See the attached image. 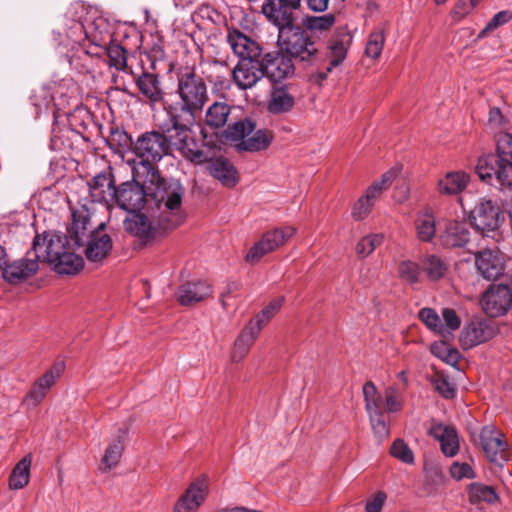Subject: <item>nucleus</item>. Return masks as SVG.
<instances>
[{
  "label": "nucleus",
  "instance_id": "nucleus-9",
  "mask_svg": "<svg viewBox=\"0 0 512 512\" xmlns=\"http://www.w3.org/2000/svg\"><path fill=\"white\" fill-rule=\"evenodd\" d=\"M301 6L289 0H264L261 12L279 33L297 25Z\"/></svg>",
  "mask_w": 512,
  "mask_h": 512
},
{
  "label": "nucleus",
  "instance_id": "nucleus-56",
  "mask_svg": "<svg viewBox=\"0 0 512 512\" xmlns=\"http://www.w3.org/2000/svg\"><path fill=\"white\" fill-rule=\"evenodd\" d=\"M487 125L495 132H504L509 129V121L498 107L490 109Z\"/></svg>",
  "mask_w": 512,
  "mask_h": 512
},
{
  "label": "nucleus",
  "instance_id": "nucleus-52",
  "mask_svg": "<svg viewBox=\"0 0 512 512\" xmlns=\"http://www.w3.org/2000/svg\"><path fill=\"white\" fill-rule=\"evenodd\" d=\"M385 42V36L382 30H375L369 35L368 42L366 44L365 53L368 57L377 59L380 57L383 45Z\"/></svg>",
  "mask_w": 512,
  "mask_h": 512
},
{
  "label": "nucleus",
  "instance_id": "nucleus-58",
  "mask_svg": "<svg viewBox=\"0 0 512 512\" xmlns=\"http://www.w3.org/2000/svg\"><path fill=\"white\" fill-rule=\"evenodd\" d=\"M512 20V11L511 10H503L496 13L492 19L487 23L485 28L480 32L479 36H483L488 32H491L498 27L508 23Z\"/></svg>",
  "mask_w": 512,
  "mask_h": 512
},
{
  "label": "nucleus",
  "instance_id": "nucleus-50",
  "mask_svg": "<svg viewBox=\"0 0 512 512\" xmlns=\"http://www.w3.org/2000/svg\"><path fill=\"white\" fill-rule=\"evenodd\" d=\"M483 157H498L501 163L512 162V134H504L497 141V149L495 154H487Z\"/></svg>",
  "mask_w": 512,
  "mask_h": 512
},
{
  "label": "nucleus",
  "instance_id": "nucleus-21",
  "mask_svg": "<svg viewBox=\"0 0 512 512\" xmlns=\"http://www.w3.org/2000/svg\"><path fill=\"white\" fill-rule=\"evenodd\" d=\"M495 335L494 327L483 320H472L461 332L460 342L464 349H469L488 341Z\"/></svg>",
  "mask_w": 512,
  "mask_h": 512
},
{
  "label": "nucleus",
  "instance_id": "nucleus-61",
  "mask_svg": "<svg viewBox=\"0 0 512 512\" xmlns=\"http://www.w3.org/2000/svg\"><path fill=\"white\" fill-rule=\"evenodd\" d=\"M386 411L395 413L401 410V400L397 395L396 389L389 387L385 390Z\"/></svg>",
  "mask_w": 512,
  "mask_h": 512
},
{
  "label": "nucleus",
  "instance_id": "nucleus-63",
  "mask_svg": "<svg viewBox=\"0 0 512 512\" xmlns=\"http://www.w3.org/2000/svg\"><path fill=\"white\" fill-rule=\"evenodd\" d=\"M469 4V0H458L451 11V16L457 21L463 19L473 10L472 7H469Z\"/></svg>",
  "mask_w": 512,
  "mask_h": 512
},
{
  "label": "nucleus",
  "instance_id": "nucleus-48",
  "mask_svg": "<svg viewBox=\"0 0 512 512\" xmlns=\"http://www.w3.org/2000/svg\"><path fill=\"white\" fill-rule=\"evenodd\" d=\"M417 236L421 241L429 242L435 235V220L432 214L425 213L416 220Z\"/></svg>",
  "mask_w": 512,
  "mask_h": 512
},
{
  "label": "nucleus",
  "instance_id": "nucleus-28",
  "mask_svg": "<svg viewBox=\"0 0 512 512\" xmlns=\"http://www.w3.org/2000/svg\"><path fill=\"white\" fill-rule=\"evenodd\" d=\"M352 43V35L345 27L338 28L329 41L330 60L327 71L339 66L346 57L347 50Z\"/></svg>",
  "mask_w": 512,
  "mask_h": 512
},
{
  "label": "nucleus",
  "instance_id": "nucleus-16",
  "mask_svg": "<svg viewBox=\"0 0 512 512\" xmlns=\"http://www.w3.org/2000/svg\"><path fill=\"white\" fill-rule=\"evenodd\" d=\"M479 437L482 450L490 462L501 465L507 460V443L499 431L492 426H485Z\"/></svg>",
  "mask_w": 512,
  "mask_h": 512
},
{
  "label": "nucleus",
  "instance_id": "nucleus-41",
  "mask_svg": "<svg viewBox=\"0 0 512 512\" xmlns=\"http://www.w3.org/2000/svg\"><path fill=\"white\" fill-rule=\"evenodd\" d=\"M178 151L186 160L193 164H203L209 160L208 153L200 148L198 142L191 134H189L183 143V147H180Z\"/></svg>",
  "mask_w": 512,
  "mask_h": 512
},
{
  "label": "nucleus",
  "instance_id": "nucleus-20",
  "mask_svg": "<svg viewBox=\"0 0 512 512\" xmlns=\"http://www.w3.org/2000/svg\"><path fill=\"white\" fill-rule=\"evenodd\" d=\"M135 84L142 99L150 106L164 101L165 92L157 73L143 70L141 74L135 76Z\"/></svg>",
  "mask_w": 512,
  "mask_h": 512
},
{
  "label": "nucleus",
  "instance_id": "nucleus-54",
  "mask_svg": "<svg viewBox=\"0 0 512 512\" xmlns=\"http://www.w3.org/2000/svg\"><path fill=\"white\" fill-rule=\"evenodd\" d=\"M419 319L432 331L444 334L445 328L441 324V320L436 311L432 308H422L419 311Z\"/></svg>",
  "mask_w": 512,
  "mask_h": 512
},
{
  "label": "nucleus",
  "instance_id": "nucleus-45",
  "mask_svg": "<svg viewBox=\"0 0 512 512\" xmlns=\"http://www.w3.org/2000/svg\"><path fill=\"white\" fill-rule=\"evenodd\" d=\"M363 397L367 413L382 410L383 397L372 381L364 384Z\"/></svg>",
  "mask_w": 512,
  "mask_h": 512
},
{
  "label": "nucleus",
  "instance_id": "nucleus-4",
  "mask_svg": "<svg viewBox=\"0 0 512 512\" xmlns=\"http://www.w3.org/2000/svg\"><path fill=\"white\" fill-rule=\"evenodd\" d=\"M278 41L281 49L292 59L316 64L321 58L317 43L311 33L299 25L279 33Z\"/></svg>",
  "mask_w": 512,
  "mask_h": 512
},
{
  "label": "nucleus",
  "instance_id": "nucleus-32",
  "mask_svg": "<svg viewBox=\"0 0 512 512\" xmlns=\"http://www.w3.org/2000/svg\"><path fill=\"white\" fill-rule=\"evenodd\" d=\"M259 326L247 324L235 340L231 351V361L238 363L245 358L259 336Z\"/></svg>",
  "mask_w": 512,
  "mask_h": 512
},
{
  "label": "nucleus",
  "instance_id": "nucleus-39",
  "mask_svg": "<svg viewBox=\"0 0 512 512\" xmlns=\"http://www.w3.org/2000/svg\"><path fill=\"white\" fill-rule=\"evenodd\" d=\"M273 139L271 131L266 129L257 130L251 137L237 144V149L248 152H258L269 147Z\"/></svg>",
  "mask_w": 512,
  "mask_h": 512
},
{
  "label": "nucleus",
  "instance_id": "nucleus-62",
  "mask_svg": "<svg viewBox=\"0 0 512 512\" xmlns=\"http://www.w3.org/2000/svg\"><path fill=\"white\" fill-rule=\"evenodd\" d=\"M442 317L445 323V326L451 330H457L461 325V319L457 315L456 311L451 308H445L442 311Z\"/></svg>",
  "mask_w": 512,
  "mask_h": 512
},
{
  "label": "nucleus",
  "instance_id": "nucleus-18",
  "mask_svg": "<svg viewBox=\"0 0 512 512\" xmlns=\"http://www.w3.org/2000/svg\"><path fill=\"white\" fill-rule=\"evenodd\" d=\"M227 42L239 60H260L263 56L260 44L238 29L228 30Z\"/></svg>",
  "mask_w": 512,
  "mask_h": 512
},
{
  "label": "nucleus",
  "instance_id": "nucleus-7",
  "mask_svg": "<svg viewBox=\"0 0 512 512\" xmlns=\"http://www.w3.org/2000/svg\"><path fill=\"white\" fill-rule=\"evenodd\" d=\"M73 244V240L67 235L59 232L45 231L42 234H36L33 239L31 251L37 258V261L55 262L59 259L64 251H66Z\"/></svg>",
  "mask_w": 512,
  "mask_h": 512
},
{
  "label": "nucleus",
  "instance_id": "nucleus-55",
  "mask_svg": "<svg viewBox=\"0 0 512 512\" xmlns=\"http://www.w3.org/2000/svg\"><path fill=\"white\" fill-rule=\"evenodd\" d=\"M390 454L406 464L414 463V455L408 445L401 439L395 440L390 448Z\"/></svg>",
  "mask_w": 512,
  "mask_h": 512
},
{
  "label": "nucleus",
  "instance_id": "nucleus-8",
  "mask_svg": "<svg viewBox=\"0 0 512 512\" xmlns=\"http://www.w3.org/2000/svg\"><path fill=\"white\" fill-rule=\"evenodd\" d=\"M133 153L141 160L133 168L141 165L155 166L164 156L168 155L166 138L156 130L141 134L133 145Z\"/></svg>",
  "mask_w": 512,
  "mask_h": 512
},
{
  "label": "nucleus",
  "instance_id": "nucleus-38",
  "mask_svg": "<svg viewBox=\"0 0 512 512\" xmlns=\"http://www.w3.org/2000/svg\"><path fill=\"white\" fill-rule=\"evenodd\" d=\"M31 456H24L13 468L9 477V488L19 490L24 488L30 479Z\"/></svg>",
  "mask_w": 512,
  "mask_h": 512
},
{
  "label": "nucleus",
  "instance_id": "nucleus-10",
  "mask_svg": "<svg viewBox=\"0 0 512 512\" xmlns=\"http://www.w3.org/2000/svg\"><path fill=\"white\" fill-rule=\"evenodd\" d=\"M295 233L296 229L292 226L274 228L265 232L261 239L250 248L245 260L251 264L259 262L263 256L283 246Z\"/></svg>",
  "mask_w": 512,
  "mask_h": 512
},
{
  "label": "nucleus",
  "instance_id": "nucleus-53",
  "mask_svg": "<svg viewBox=\"0 0 512 512\" xmlns=\"http://www.w3.org/2000/svg\"><path fill=\"white\" fill-rule=\"evenodd\" d=\"M368 416L375 435L380 439L387 437L389 435V426L384 410L369 412Z\"/></svg>",
  "mask_w": 512,
  "mask_h": 512
},
{
  "label": "nucleus",
  "instance_id": "nucleus-6",
  "mask_svg": "<svg viewBox=\"0 0 512 512\" xmlns=\"http://www.w3.org/2000/svg\"><path fill=\"white\" fill-rule=\"evenodd\" d=\"M470 224L485 234L497 231L505 221V213L497 200L480 198L470 211Z\"/></svg>",
  "mask_w": 512,
  "mask_h": 512
},
{
  "label": "nucleus",
  "instance_id": "nucleus-31",
  "mask_svg": "<svg viewBox=\"0 0 512 512\" xmlns=\"http://www.w3.org/2000/svg\"><path fill=\"white\" fill-rule=\"evenodd\" d=\"M475 264L481 275L487 280H495L504 271L502 262L496 253L483 250L475 255Z\"/></svg>",
  "mask_w": 512,
  "mask_h": 512
},
{
  "label": "nucleus",
  "instance_id": "nucleus-30",
  "mask_svg": "<svg viewBox=\"0 0 512 512\" xmlns=\"http://www.w3.org/2000/svg\"><path fill=\"white\" fill-rule=\"evenodd\" d=\"M441 244L447 248L465 247L470 241L467 225L460 221H451L440 235Z\"/></svg>",
  "mask_w": 512,
  "mask_h": 512
},
{
  "label": "nucleus",
  "instance_id": "nucleus-29",
  "mask_svg": "<svg viewBox=\"0 0 512 512\" xmlns=\"http://www.w3.org/2000/svg\"><path fill=\"white\" fill-rule=\"evenodd\" d=\"M208 171L211 176L220 181L226 187H234L239 182V176L235 166L224 157L209 158Z\"/></svg>",
  "mask_w": 512,
  "mask_h": 512
},
{
  "label": "nucleus",
  "instance_id": "nucleus-57",
  "mask_svg": "<svg viewBox=\"0 0 512 512\" xmlns=\"http://www.w3.org/2000/svg\"><path fill=\"white\" fill-rule=\"evenodd\" d=\"M109 141L111 145H115L117 149H127L131 148L133 150V142L132 137L124 130H120L119 128H112L109 136Z\"/></svg>",
  "mask_w": 512,
  "mask_h": 512
},
{
  "label": "nucleus",
  "instance_id": "nucleus-49",
  "mask_svg": "<svg viewBox=\"0 0 512 512\" xmlns=\"http://www.w3.org/2000/svg\"><path fill=\"white\" fill-rule=\"evenodd\" d=\"M382 234H370L361 238L356 244V254L359 258H366L383 243Z\"/></svg>",
  "mask_w": 512,
  "mask_h": 512
},
{
  "label": "nucleus",
  "instance_id": "nucleus-11",
  "mask_svg": "<svg viewBox=\"0 0 512 512\" xmlns=\"http://www.w3.org/2000/svg\"><path fill=\"white\" fill-rule=\"evenodd\" d=\"M397 175L398 170L391 169L367 188L365 194L356 201L352 208V217L354 220H363L370 214L382 192L390 187Z\"/></svg>",
  "mask_w": 512,
  "mask_h": 512
},
{
  "label": "nucleus",
  "instance_id": "nucleus-59",
  "mask_svg": "<svg viewBox=\"0 0 512 512\" xmlns=\"http://www.w3.org/2000/svg\"><path fill=\"white\" fill-rule=\"evenodd\" d=\"M450 473L451 476L457 480H461L463 478L473 479L476 476L472 467L467 463H453L450 468Z\"/></svg>",
  "mask_w": 512,
  "mask_h": 512
},
{
  "label": "nucleus",
  "instance_id": "nucleus-40",
  "mask_svg": "<svg viewBox=\"0 0 512 512\" xmlns=\"http://www.w3.org/2000/svg\"><path fill=\"white\" fill-rule=\"evenodd\" d=\"M469 502L473 505L480 503L494 504L498 501V495L494 488L482 483L474 482L468 486Z\"/></svg>",
  "mask_w": 512,
  "mask_h": 512
},
{
  "label": "nucleus",
  "instance_id": "nucleus-51",
  "mask_svg": "<svg viewBox=\"0 0 512 512\" xmlns=\"http://www.w3.org/2000/svg\"><path fill=\"white\" fill-rule=\"evenodd\" d=\"M421 270L422 267L419 264L410 260L401 261L398 266L400 278L410 284H415L419 281Z\"/></svg>",
  "mask_w": 512,
  "mask_h": 512
},
{
  "label": "nucleus",
  "instance_id": "nucleus-46",
  "mask_svg": "<svg viewBox=\"0 0 512 512\" xmlns=\"http://www.w3.org/2000/svg\"><path fill=\"white\" fill-rule=\"evenodd\" d=\"M108 56L109 65L115 67L117 70H125L127 67V51L118 43L111 42L105 48Z\"/></svg>",
  "mask_w": 512,
  "mask_h": 512
},
{
  "label": "nucleus",
  "instance_id": "nucleus-12",
  "mask_svg": "<svg viewBox=\"0 0 512 512\" xmlns=\"http://www.w3.org/2000/svg\"><path fill=\"white\" fill-rule=\"evenodd\" d=\"M475 169L482 181L492 184L495 180L512 191V162L501 163L498 157H480Z\"/></svg>",
  "mask_w": 512,
  "mask_h": 512
},
{
  "label": "nucleus",
  "instance_id": "nucleus-22",
  "mask_svg": "<svg viewBox=\"0 0 512 512\" xmlns=\"http://www.w3.org/2000/svg\"><path fill=\"white\" fill-rule=\"evenodd\" d=\"M428 434L439 441L442 453L454 457L459 451V439L456 429L450 425L433 423Z\"/></svg>",
  "mask_w": 512,
  "mask_h": 512
},
{
  "label": "nucleus",
  "instance_id": "nucleus-19",
  "mask_svg": "<svg viewBox=\"0 0 512 512\" xmlns=\"http://www.w3.org/2000/svg\"><path fill=\"white\" fill-rule=\"evenodd\" d=\"M208 493V479L202 476L190 484L175 504L173 512H196Z\"/></svg>",
  "mask_w": 512,
  "mask_h": 512
},
{
  "label": "nucleus",
  "instance_id": "nucleus-5",
  "mask_svg": "<svg viewBox=\"0 0 512 512\" xmlns=\"http://www.w3.org/2000/svg\"><path fill=\"white\" fill-rule=\"evenodd\" d=\"M137 170L133 168L132 179L119 184L112 194V202L129 213L150 210L145 179L138 177Z\"/></svg>",
  "mask_w": 512,
  "mask_h": 512
},
{
  "label": "nucleus",
  "instance_id": "nucleus-2",
  "mask_svg": "<svg viewBox=\"0 0 512 512\" xmlns=\"http://www.w3.org/2000/svg\"><path fill=\"white\" fill-rule=\"evenodd\" d=\"M90 214L85 205L72 213V223L68 228L69 237L73 246L81 248L86 246L84 253L91 262H99L106 258L112 250L111 237L105 233V223H100L95 229H88Z\"/></svg>",
  "mask_w": 512,
  "mask_h": 512
},
{
  "label": "nucleus",
  "instance_id": "nucleus-15",
  "mask_svg": "<svg viewBox=\"0 0 512 512\" xmlns=\"http://www.w3.org/2000/svg\"><path fill=\"white\" fill-rule=\"evenodd\" d=\"M39 270V262L29 250L26 257L5 263L2 267V278L9 284H19L34 276Z\"/></svg>",
  "mask_w": 512,
  "mask_h": 512
},
{
  "label": "nucleus",
  "instance_id": "nucleus-44",
  "mask_svg": "<svg viewBox=\"0 0 512 512\" xmlns=\"http://www.w3.org/2000/svg\"><path fill=\"white\" fill-rule=\"evenodd\" d=\"M284 302V298L280 297L272 300L266 307H264L254 319H251L248 324L259 326V333L262 328L278 313L282 304Z\"/></svg>",
  "mask_w": 512,
  "mask_h": 512
},
{
  "label": "nucleus",
  "instance_id": "nucleus-24",
  "mask_svg": "<svg viewBox=\"0 0 512 512\" xmlns=\"http://www.w3.org/2000/svg\"><path fill=\"white\" fill-rule=\"evenodd\" d=\"M184 115L180 112L174 111L171 107L170 121L171 127H168L162 136L166 138L167 150L170 153L171 148L178 151L180 147H183L184 141L192 134L190 127L187 124L181 123L180 120Z\"/></svg>",
  "mask_w": 512,
  "mask_h": 512
},
{
  "label": "nucleus",
  "instance_id": "nucleus-26",
  "mask_svg": "<svg viewBox=\"0 0 512 512\" xmlns=\"http://www.w3.org/2000/svg\"><path fill=\"white\" fill-rule=\"evenodd\" d=\"M126 232L138 237L143 242H148L156 237L157 228L142 213L131 212L123 222Z\"/></svg>",
  "mask_w": 512,
  "mask_h": 512
},
{
  "label": "nucleus",
  "instance_id": "nucleus-34",
  "mask_svg": "<svg viewBox=\"0 0 512 512\" xmlns=\"http://www.w3.org/2000/svg\"><path fill=\"white\" fill-rule=\"evenodd\" d=\"M231 106L224 101H215L208 106L204 115V126L211 130H219L227 124Z\"/></svg>",
  "mask_w": 512,
  "mask_h": 512
},
{
  "label": "nucleus",
  "instance_id": "nucleus-14",
  "mask_svg": "<svg viewBox=\"0 0 512 512\" xmlns=\"http://www.w3.org/2000/svg\"><path fill=\"white\" fill-rule=\"evenodd\" d=\"M480 304L489 317H499L507 313L512 305V292L502 284H493L484 292Z\"/></svg>",
  "mask_w": 512,
  "mask_h": 512
},
{
  "label": "nucleus",
  "instance_id": "nucleus-17",
  "mask_svg": "<svg viewBox=\"0 0 512 512\" xmlns=\"http://www.w3.org/2000/svg\"><path fill=\"white\" fill-rule=\"evenodd\" d=\"M232 77L239 89H251L265 77L262 60H239L232 70Z\"/></svg>",
  "mask_w": 512,
  "mask_h": 512
},
{
  "label": "nucleus",
  "instance_id": "nucleus-25",
  "mask_svg": "<svg viewBox=\"0 0 512 512\" xmlns=\"http://www.w3.org/2000/svg\"><path fill=\"white\" fill-rule=\"evenodd\" d=\"M64 370V363L55 364L42 377H40L27 394L25 401L31 402L33 406L38 405L46 396L48 390L60 377Z\"/></svg>",
  "mask_w": 512,
  "mask_h": 512
},
{
  "label": "nucleus",
  "instance_id": "nucleus-23",
  "mask_svg": "<svg viewBox=\"0 0 512 512\" xmlns=\"http://www.w3.org/2000/svg\"><path fill=\"white\" fill-rule=\"evenodd\" d=\"M212 294L211 286L205 281L186 282L176 292L177 301L183 306L201 302Z\"/></svg>",
  "mask_w": 512,
  "mask_h": 512
},
{
  "label": "nucleus",
  "instance_id": "nucleus-3",
  "mask_svg": "<svg viewBox=\"0 0 512 512\" xmlns=\"http://www.w3.org/2000/svg\"><path fill=\"white\" fill-rule=\"evenodd\" d=\"M177 94L180 101L173 110L187 116L188 122L195 120L209 99L206 82L194 68H186L177 74Z\"/></svg>",
  "mask_w": 512,
  "mask_h": 512
},
{
  "label": "nucleus",
  "instance_id": "nucleus-35",
  "mask_svg": "<svg viewBox=\"0 0 512 512\" xmlns=\"http://www.w3.org/2000/svg\"><path fill=\"white\" fill-rule=\"evenodd\" d=\"M127 435L126 430H119L118 435L108 445L102 457L101 464L106 471L117 466L124 451V442Z\"/></svg>",
  "mask_w": 512,
  "mask_h": 512
},
{
  "label": "nucleus",
  "instance_id": "nucleus-27",
  "mask_svg": "<svg viewBox=\"0 0 512 512\" xmlns=\"http://www.w3.org/2000/svg\"><path fill=\"white\" fill-rule=\"evenodd\" d=\"M114 178L110 172H101L87 184L92 202H112V194L116 189Z\"/></svg>",
  "mask_w": 512,
  "mask_h": 512
},
{
  "label": "nucleus",
  "instance_id": "nucleus-64",
  "mask_svg": "<svg viewBox=\"0 0 512 512\" xmlns=\"http://www.w3.org/2000/svg\"><path fill=\"white\" fill-rule=\"evenodd\" d=\"M386 500V494L384 492H378L372 499L366 503V512H381L384 502Z\"/></svg>",
  "mask_w": 512,
  "mask_h": 512
},
{
  "label": "nucleus",
  "instance_id": "nucleus-60",
  "mask_svg": "<svg viewBox=\"0 0 512 512\" xmlns=\"http://www.w3.org/2000/svg\"><path fill=\"white\" fill-rule=\"evenodd\" d=\"M435 389L446 399L455 396V388L450 383L449 379L444 375L437 376L434 380Z\"/></svg>",
  "mask_w": 512,
  "mask_h": 512
},
{
  "label": "nucleus",
  "instance_id": "nucleus-43",
  "mask_svg": "<svg viewBox=\"0 0 512 512\" xmlns=\"http://www.w3.org/2000/svg\"><path fill=\"white\" fill-rule=\"evenodd\" d=\"M294 106V98L283 88L275 89L268 102V111L281 114L290 111Z\"/></svg>",
  "mask_w": 512,
  "mask_h": 512
},
{
  "label": "nucleus",
  "instance_id": "nucleus-42",
  "mask_svg": "<svg viewBox=\"0 0 512 512\" xmlns=\"http://www.w3.org/2000/svg\"><path fill=\"white\" fill-rule=\"evenodd\" d=\"M422 270L431 281H437L448 271L447 263L437 255H427L421 261Z\"/></svg>",
  "mask_w": 512,
  "mask_h": 512
},
{
  "label": "nucleus",
  "instance_id": "nucleus-33",
  "mask_svg": "<svg viewBox=\"0 0 512 512\" xmlns=\"http://www.w3.org/2000/svg\"><path fill=\"white\" fill-rule=\"evenodd\" d=\"M73 249H77L73 244L59 255V259L55 262L49 263L53 267V270L61 275H75L84 267V260L79 255L73 252Z\"/></svg>",
  "mask_w": 512,
  "mask_h": 512
},
{
  "label": "nucleus",
  "instance_id": "nucleus-13",
  "mask_svg": "<svg viewBox=\"0 0 512 512\" xmlns=\"http://www.w3.org/2000/svg\"><path fill=\"white\" fill-rule=\"evenodd\" d=\"M261 60L265 77L274 83L282 82L295 74L293 59L282 49L265 53Z\"/></svg>",
  "mask_w": 512,
  "mask_h": 512
},
{
  "label": "nucleus",
  "instance_id": "nucleus-37",
  "mask_svg": "<svg viewBox=\"0 0 512 512\" xmlns=\"http://www.w3.org/2000/svg\"><path fill=\"white\" fill-rule=\"evenodd\" d=\"M256 128V123L249 119L244 118L239 121L234 122L227 126L224 129L222 136L231 142H242L246 140L247 136H249Z\"/></svg>",
  "mask_w": 512,
  "mask_h": 512
},
{
  "label": "nucleus",
  "instance_id": "nucleus-47",
  "mask_svg": "<svg viewBox=\"0 0 512 512\" xmlns=\"http://www.w3.org/2000/svg\"><path fill=\"white\" fill-rule=\"evenodd\" d=\"M336 18L332 13L322 16H307L304 18L305 30L309 31H326L335 24Z\"/></svg>",
  "mask_w": 512,
  "mask_h": 512
},
{
  "label": "nucleus",
  "instance_id": "nucleus-36",
  "mask_svg": "<svg viewBox=\"0 0 512 512\" xmlns=\"http://www.w3.org/2000/svg\"><path fill=\"white\" fill-rule=\"evenodd\" d=\"M469 182V177L463 172H449L438 182L441 194L455 195L462 192Z\"/></svg>",
  "mask_w": 512,
  "mask_h": 512
},
{
  "label": "nucleus",
  "instance_id": "nucleus-1",
  "mask_svg": "<svg viewBox=\"0 0 512 512\" xmlns=\"http://www.w3.org/2000/svg\"><path fill=\"white\" fill-rule=\"evenodd\" d=\"M137 175L145 179L150 210H162V214L167 218V223L163 224L166 229L179 226L185 218L182 211V199L185 194L183 185L177 180L164 178L156 166L143 164L138 168Z\"/></svg>",
  "mask_w": 512,
  "mask_h": 512
}]
</instances>
